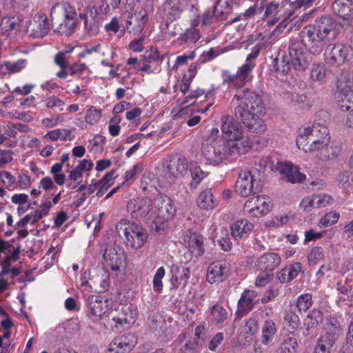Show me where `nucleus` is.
Here are the masks:
<instances>
[{
	"mask_svg": "<svg viewBox=\"0 0 353 353\" xmlns=\"http://www.w3.org/2000/svg\"><path fill=\"white\" fill-rule=\"evenodd\" d=\"M297 343L292 337L287 338L276 350V353H297Z\"/></svg>",
	"mask_w": 353,
	"mask_h": 353,
	"instance_id": "48",
	"label": "nucleus"
},
{
	"mask_svg": "<svg viewBox=\"0 0 353 353\" xmlns=\"http://www.w3.org/2000/svg\"><path fill=\"white\" fill-rule=\"evenodd\" d=\"M236 100L239 104L234 109L235 116L252 133H263L266 130V124L262 119L266 113V108L261 96L256 91L244 88L236 93L232 101Z\"/></svg>",
	"mask_w": 353,
	"mask_h": 353,
	"instance_id": "1",
	"label": "nucleus"
},
{
	"mask_svg": "<svg viewBox=\"0 0 353 353\" xmlns=\"http://www.w3.org/2000/svg\"><path fill=\"white\" fill-rule=\"evenodd\" d=\"M340 214L336 211H330L321 218L319 223V227H327L337 223Z\"/></svg>",
	"mask_w": 353,
	"mask_h": 353,
	"instance_id": "49",
	"label": "nucleus"
},
{
	"mask_svg": "<svg viewBox=\"0 0 353 353\" xmlns=\"http://www.w3.org/2000/svg\"><path fill=\"white\" fill-rule=\"evenodd\" d=\"M262 343L268 345L270 339L276 332V326L272 320H267L263 327Z\"/></svg>",
	"mask_w": 353,
	"mask_h": 353,
	"instance_id": "44",
	"label": "nucleus"
},
{
	"mask_svg": "<svg viewBox=\"0 0 353 353\" xmlns=\"http://www.w3.org/2000/svg\"><path fill=\"white\" fill-rule=\"evenodd\" d=\"M312 305V296L309 294L301 295L297 301V307L299 311H307Z\"/></svg>",
	"mask_w": 353,
	"mask_h": 353,
	"instance_id": "56",
	"label": "nucleus"
},
{
	"mask_svg": "<svg viewBox=\"0 0 353 353\" xmlns=\"http://www.w3.org/2000/svg\"><path fill=\"white\" fill-rule=\"evenodd\" d=\"M270 208L269 198L265 195L248 199L243 206V212L254 217H261L267 214Z\"/></svg>",
	"mask_w": 353,
	"mask_h": 353,
	"instance_id": "13",
	"label": "nucleus"
},
{
	"mask_svg": "<svg viewBox=\"0 0 353 353\" xmlns=\"http://www.w3.org/2000/svg\"><path fill=\"white\" fill-rule=\"evenodd\" d=\"M221 123V131L225 135L224 139L234 140L236 142H241L243 139H248L243 137L240 124L232 116H222Z\"/></svg>",
	"mask_w": 353,
	"mask_h": 353,
	"instance_id": "16",
	"label": "nucleus"
},
{
	"mask_svg": "<svg viewBox=\"0 0 353 353\" xmlns=\"http://www.w3.org/2000/svg\"><path fill=\"white\" fill-rule=\"evenodd\" d=\"M259 176L260 172L257 170H241L236 181V192L241 196H248L259 192L263 185Z\"/></svg>",
	"mask_w": 353,
	"mask_h": 353,
	"instance_id": "7",
	"label": "nucleus"
},
{
	"mask_svg": "<svg viewBox=\"0 0 353 353\" xmlns=\"http://www.w3.org/2000/svg\"><path fill=\"white\" fill-rule=\"evenodd\" d=\"M188 161L178 155L167 159L163 163L162 173L170 183L174 179L181 177L187 172Z\"/></svg>",
	"mask_w": 353,
	"mask_h": 353,
	"instance_id": "11",
	"label": "nucleus"
},
{
	"mask_svg": "<svg viewBox=\"0 0 353 353\" xmlns=\"http://www.w3.org/2000/svg\"><path fill=\"white\" fill-rule=\"evenodd\" d=\"M109 50V46L107 44L97 43V45H91L88 47L84 53L91 54L93 52L100 53L102 56H105Z\"/></svg>",
	"mask_w": 353,
	"mask_h": 353,
	"instance_id": "58",
	"label": "nucleus"
},
{
	"mask_svg": "<svg viewBox=\"0 0 353 353\" xmlns=\"http://www.w3.org/2000/svg\"><path fill=\"white\" fill-rule=\"evenodd\" d=\"M121 311L122 313L112 318L111 325L117 330L123 329V325L133 323L137 315L136 310L132 311L130 307L127 305L122 306Z\"/></svg>",
	"mask_w": 353,
	"mask_h": 353,
	"instance_id": "27",
	"label": "nucleus"
},
{
	"mask_svg": "<svg viewBox=\"0 0 353 353\" xmlns=\"http://www.w3.org/2000/svg\"><path fill=\"white\" fill-rule=\"evenodd\" d=\"M305 43L299 41H292L288 48V57L291 65L296 70H305L310 62V56L306 51Z\"/></svg>",
	"mask_w": 353,
	"mask_h": 353,
	"instance_id": "10",
	"label": "nucleus"
},
{
	"mask_svg": "<svg viewBox=\"0 0 353 353\" xmlns=\"http://www.w3.org/2000/svg\"><path fill=\"white\" fill-rule=\"evenodd\" d=\"M93 167V163L91 161L83 159L80 161L79 165L70 172L68 179L72 181H78L83 176L84 171H90Z\"/></svg>",
	"mask_w": 353,
	"mask_h": 353,
	"instance_id": "35",
	"label": "nucleus"
},
{
	"mask_svg": "<svg viewBox=\"0 0 353 353\" xmlns=\"http://www.w3.org/2000/svg\"><path fill=\"white\" fill-rule=\"evenodd\" d=\"M339 101L341 102L340 108L342 111H348L346 125L353 128V86L345 85L339 92Z\"/></svg>",
	"mask_w": 353,
	"mask_h": 353,
	"instance_id": "19",
	"label": "nucleus"
},
{
	"mask_svg": "<svg viewBox=\"0 0 353 353\" xmlns=\"http://www.w3.org/2000/svg\"><path fill=\"white\" fill-rule=\"evenodd\" d=\"M337 34V32H330L314 23L307 26L301 31L303 41L313 54L321 53L326 43L336 39Z\"/></svg>",
	"mask_w": 353,
	"mask_h": 353,
	"instance_id": "5",
	"label": "nucleus"
},
{
	"mask_svg": "<svg viewBox=\"0 0 353 353\" xmlns=\"http://www.w3.org/2000/svg\"><path fill=\"white\" fill-rule=\"evenodd\" d=\"M281 259L279 254L275 252H269L259 257L255 263V268L262 272L272 274L273 271L279 266Z\"/></svg>",
	"mask_w": 353,
	"mask_h": 353,
	"instance_id": "22",
	"label": "nucleus"
},
{
	"mask_svg": "<svg viewBox=\"0 0 353 353\" xmlns=\"http://www.w3.org/2000/svg\"><path fill=\"white\" fill-rule=\"evenodd\" d=\"M105 274H103L101 276L98 275L97 277L90 279L92 285L94 288V290L99 291V292H103L108 287V282L105 279Z\"/></svg>",
	"mask_w": 353,
	"mask_h": 353,
	"instance_id": "53",
	"label": "nucleus"
},
{
	"mask_svg": "<svg viewBox=\"0 0 353 353\" xmlns=\"http://www.w3.org/2000/svg\"><path fill=\"white\" fill-rule=\"evenodd\" d=\"M337 34V32H330L314 23L307 26L301 31L303 41L313 54L321 53L326 43L336 39Z\"/></svg>",
	"mask_w": 353,
	"mask_h": 353,
	"instance_id": "4",
	"label": "nucleus"
},
{
	"mask_svg": "<svg viewBox=\"0 0 353 353\" xmlns=\"http://www.w3.org/2000/svg\"><path fill=\"white\" fill-rule=\"evenodd\" d=\"M27 64L26 59H19L17 61H8L5 66L12 73L19 72L23 69Z\"/></svg>",
	"mask_w": 353,
	"mask_h": 353,
	"instance_id": "57",
	"label": "nucleus"
},
{
	"mask_svg": "<svg viewBox=\"0 0 353 353\" xmlns=\"http://www.w3.org/2000/svg\"><path fill=\"white\" fill-rule=\"evenodd\" d=\"M54 63L59 68H68L70 65L67 60L66 52L59 51L54 58Z\"/></svg>",
	"mask_w": 353,
	"mask_h": 353,
	"instance_id": "63",
	"label": "nucleus"
},
{
	"mask_svg": "<svg viewBox=\"0 0 353 353\" xmlns=\"http://www.w3.org/2000/svg\"><path fill=\"white\" fill-rule=\"evenodd\" d=\"M350 47L338 43L330 46L325 52L327 63L332 65H339L344 63L348 59L350 55Z\"/></svg>",
	"mask_w": 353,
	"mask_h": 353,
	"instance_id": "17",
	"label": "nucleus"
},
{
	"mask_svg": "<svg viewBox=\"0 0 353 353\" xmlns=\"http://www.w3.org/2000/svg\"><path fill=\"white\" fill-rule=\"evenodd\" d=\"M101 117V111L94 106H90L85 116V121L90 125L97 123Z\"/></svg>",
	"mask_w": 353,
	"mask_h": 353,
	"instance_id": "50",
	"label": "nucleus"
},
{
	"mask_svg": "<svg viewBox=\"0 0 353 353\" xmlns=\"http://www.w3.org/2000/svg\"><path fill=\"white\" fill-rule=\"evenodd\" d=\"M185 242L190 251L196 255H201L203 252V237L198 233L189 232L186 234Z\"/></svg>",
	"mask_w": 353,
	"mask_h": 353,
	"instance_id": "31",
	"label": "nucleus"
},
{
	"mask_svg": "<svg viewBox=\"0 0 353 353\" xmlns=\"http://www.w3.org/2000/svg\"><path fill=\"white\" fill-rule=\"evenodd\" d=\"M153 201L148 197L137 198L130 201L127 205L128 211L135 219L146 217L152 209Z\"/></svg>",
	"mask_w": 353,
	"mask_h": 353,
	"instance_id": "18",
	"label": "nucleus"
},
{
	"mask_svg": "<svg viewBox=\"0 0 353 353\" xmlns=\"http://www.w3.org/2000/svg\"><path fill=\"white\" fill-rule=\"evenodd\" d=\"M97 11L94 7L87 6L79 12V17L84 21V29L89 35H95L99 31V23L97 19Z\"/></svg>",
	"mask_w": 353,
	"mask_h": 353,
	"instance_id": "21",
	"label": "nucleus"
},
{
	"mask_svg": "<svg viewBox=\"0 0 353 353\" xmlns=\"http://www.w3.org/2000/svg\"><path fill=\"white\" fill-rule=\"evenodd\" d=\"M285 324L296 330L300 325V319L297 314L293 312H289L285 317Z\"/></svg>",
	"mask_w": 353,
	"mask_h": 353,
	"instance_id": "62",
	"label": "nucleus"
},
{
	"mask_svg": "<svg viewBox=\"0 0 353 353\" xmlns=\"http://www.w3.org/2000/svg\"><path fill=\"white\" fill-rule=\"evenodd\" d=\"M192 181L190 183V188L194 190L199 183L208 176V173L203 171L200 167L194 166L190 169Z\"/></svg>",
	"mask_w": 353,
	"mask_h": 353,
	"instance_id": "40",
	"label": "nucleus"
},
{
	"mask_svg": "<svg viewBox=\"0 0 353 353\" xmlns=\"http://www.w3.org/2000/svg\"><path fill=\"white\" fill-rule=\"evenodd\" d=\"M52 207V202L51 201H46L43 204L41 205V209L38 210L35 212V214L34 216L32 223H34L37 222L39 220H40L41 218H43L44 216H46L50 209Z\"/></svg>",
	"mask_w": 353,
	"mask_h": 353,
	"instance_id": "61",
	"label": "nucleus"
},
{
	"mask_svg": "<svg viewBox=\"0 0 353 353\" xmlns=\"http://www.w3.org/2000/svg\"><path fill=\"white\" fill-rule=\"evenodd\" d=\"M200 32L198 29L189 28L185 30L183 34L180 35L179 40L183 43H186L188 41L196 43L200 39Z\"/></svg>",
	"mask_w": 353,
	"mask_h": 353,
	"instance_id": "42",
	"label": "nucleus"
},
{
	"mask_svg": "<svg viewBox=\"0 0 353 353\" xmlns=\"http://www.w3.org/2000/svg\"><path fill=\"white\" fill-rule=\"evenodd\" d=\"M50 30V23L46 14L39 12L26 22V33L32 37L42 38Z\"/></svg>",
	"mask_w": 353,
	"mask_h": 353,
	"instance_id": "12",
	"label": "nucleus"
},
{
	"mask_svg": "<svg viewBox=\"0 0 353 353\" xmlns=\"http://www.w3.org/2000/svg\"><path fill=\"white\" fill-rule=\"evenodd\" d=\"M324 250L321 247L312 248L307 254V261L310 265H315L324 259Z\"/></svg>",
	"mask_w": 353,
	"mask_h": 353,
	"instance_id": "39",
	"label": "nucleus"
},
{
	"mask_svg": "<svg viewBox=\"0 0 353 353\" xmlns=\"http://www.w3.org/2000/svg\"><path fill=\"white\" fill-rule=\"evenodd\" d=\"M109 305V300L105 296L90 295L86 299V306L90 312L96 316L105 314Z\"/></svg>",
	"mask_w": 353,
	"mask_h": 353,
	"instance_id": "25",
	"label": "nucleus"
},
{
	"mask_svg": "<svg viewBox=\"0 0 353 353\" xmlns=\"http://www.w3.org/2000/svg\"><path fill=\"white\" fill-rule=\"evenodd\" d=\"M314 24L330 32H337V23L330 16L325 15L315 19Z\"/></svg>",
	"mask_w": 353,
	"mask_h": 353,
	"instance_id": "37",
	"label": "nucleus"
},
{
	"mask_svg": "<svg viewBox=\"0 0 353 353\" xmlns=\"http://www.w3.org/2000/svg\"><path fill=\"white\" fill-rule=\"evenodd\" d=\"M103 259L112 271H119L125 264L126 256L121 248L116 245H108L104 251Z\"/></svg>",
	"mask_w": 353,
	"mask_h": 353,
	"instance_id": "15",
	"label": "nucleus"
},
{
	"mask_svg": "<svg viewBox=\"0 0 353 353\" xmlns=\"http://www.w3.org/2000/svg\"><path fill=\"white\" fill-rule=\"evenodd\" d=\"M198 206L202 210H212L216 206L217 202L211 189L201 192L197 199Z\"/></svg>",
	"mask_w": 353,
	"mask_h": 353,
	"instance_id": "34",
	"label": "nucleus"
},
{
	"mask_svg": "<svg viewBox=\"0 0 353 353\" xmlns=\"http://www.w3.org/2000/svg\"><path fill=\"white\" fill-rule=\"evenodd\" d=\"M165 274V271L163 267H160L157 269L153 278V289L154 291L159 292L162 290V279L164 277Z\"/></svg>",
	"mask_w": 353,
	"mask_h": 353,
	"instance_id": "54",
	"label": "nucleus"
},
{
	"mask_svg": "<svg viewBox=\"0 0 353 353\" xmlns=\"http://www.w3.org/2000/svg\"><path fill=\"white\" fill-rule=\"evenodd\" d=\"M254 225L249 220L246 219H241L236 221L232 226V234L235 238H242L244 235L252 232Z\"/></svg>",
	"mask_w": 353,
	"mask_h": 353,
	"instance_id": "32",
	"label": "nucleus"
},
{
	"mask_svg": "<svg viewBox=\"0 0 353 353\" xmlns=\"http://www.w3.org/2000/svg\"><path fill=\"white\" fill-rule=\"evenodd\" d=\"M259 50L252 52L248 54L246 63L239 68L236 74H230L228 71L224 70L222 72L223 77V84H227L230 88H240L248 81L249 75L252 72L255 64L252 60L259 55Z\"/></svg>",
	"mask_w": 353,
	"mask_h": 353,
	"instance_id": "8",
	"label": "nucleus"
},
{
	"mask_svg": "<svg viewBox=\"0 0 353 353\" xmlns=\"http://www.w3.org/2000/svg\"><path fill=\"white\" fill-rule=\"evenodd\" d=\"M116 228L124 243L133 249L143 247L147 241L148 234L145 230L134 222L121 220L117 224Z\"/></svg>",
	"mask_w": 353,
	"mask_h": 353,
	"instance_id": "6",
	"label": "nucleus"
},
{
	"mask_svg": "<svg viewBox=\"0 0 353 353\" xmlns=\"http://www.w3.org/2000/svg\"><path fill=\"white\" fill-rule=\"evenodd\" d=\"M310 77L312 80L316 81H324L325 77V68L323 65L318 64L313 65L311 72Z\"/></svg>",
	"mask_w": 353,
	"mask_h": 353,
	"instance_id": "51",
	"label": "nucleus"
},
{
	"mask_svg": "<svg viewBox=\"0 0 353 353\" xmlns=\"http://www.w3.org/2000/svg\"><path fill=\"white\" fill-rule=\"evenodd\" d=\"M232 12L225 8H221L220 6L215 3L214 6L213 16L215 20L223 21L228 19Z\"/></svg>",
	"mask_w": 353,
	"mask_h": 353,
	"instance_id": "55",
	"label": "nucleus"
},
{
	"mask_svg": "<svg viewBox=\"0 0 353 353\" xmlns=\"http://www.w3.org/2000/svg\"><path fill=\"white\" fill-rule=\"evenodd\" d=\"M64 104L63 101L56 96L48 97L46 100V106L50 109L60 108V111L63 110L61 106Z\"/></svg>",
	"mask_w": 353,
	"mask_h": 353,
	"instance_id": "64",
	"label": "nucleus"
},
{
	"mask_svg": "<svg viewBox=\"0 0 353 353\" xmlns=\"http://www.w3.org/2000/svg\"><path fill=\"white\" fill-rule=\"evenodd\" d=\"M19 28V23L14 18L4 17L0 23V29L3 34H9L12 31H17Z\"/></svg>",
	"mask_w": 353,
	"mask_h": 353,
	"instance_id": "43",
	"label": "nucleus"
},
{
	"mask_svg": "<svg viewBox=\"0 0 353 353\" xmlns=\"http://www.w3.org/2000/svg\"><path fill=\"white\" fill-rule=\"evenodd\" d=\"M116 171L112 170L107 173L100 181H97L99 188L108 190V188L112 184V180L117 176Z\"/></svg>",
	"mask_w": 353,
	"mask_h": 353,
	"instance_id": "60",
	"label": "nucleus"
},
{
	"mask_svg": "<svg viewBox=\"0 0 353 353\" xmlns=\"http://www.w3.org/2000/svg\"><path fill=\"white\" fill-rule=\"evenodd\" d=\"M208 142L209 141H207L203 145V155L207 160L215 163H221L236 154L246 152L252 146L250 139L236 142L221 137L213 139L210 143Z\"/></svg>",
	"mask_w": 353,
	"mask_h": 353,
	"instance_id": "2",
	"label": "nucleus"
},
{
	"mask_svg": "<svg viewBox=\"0 0 353 353\" xmlns=\"http://www.w3.org/2000/svg\"><path fill=\"white\" fill-rule=\"evenodd\" d=\"M330 332H327L324 335L321 336L319 339L318 342L321 344H324L325 347L329 348L330 350L333 347L336 336V332H332L331 329H330Z\"/></svg>",
	"mask_w": 353,
	"mask_h": 353,
	"instance_id": "52",
	"label": "nucleus"
},
{
	"mask_svg": "<svg viewBox=\"0 0 353 353\" xmlns=\"http://www.w3.org/2000/svg\"><path fill=\"white\" fill-rule=\"evenodd\" d=\"M70 135H71V130H70L57 129V130H54L52 131L48 132L46 136L48 137L51 141H54L57 139H61L63 141L72 140Z\"/></svg>",
	"mask_w": 353,
	"mask_h": 353,
	"instance_id": "46",
	"label": "nucleus"
},
{
	"mask_svg": "<svg viewBox=\"0 0 353 353\" xmlns=\"http://www.w3.org/2000/svg\"><path fill=\"white\" fill-rule=\"evenodd\" d=\"M211 314L212 320L216 323H221L228 318V312L223 307L219 305H215L212 307Z\"/></svg>",
	"mask_w": 353,
	"mask_h": 353,
	"instance_id": "45",
	"label": "nucleus"
},
{
	"mask_svg": "<svg viewBox=\"0 0 353 353\" xmlns=\"http://www.w3.org/2000/svg\"><path fill=\"white\" fill-rule=\"evenodd\" d=\"M312 127L300 128L299 134L296 137V145L299 149L303 150L305 152H308V146L310 143V137L312 135Z\"/></svg>",
	"mask_w": 353,
	"mask_h": 353,
	"instance_id": "36",
	"label": "nucleus"
},
{
	"mask_svg": "<svg viewBox=\"0 0 353 353\" xmlns=\"http://www.w3.org/2000/svg\"><path fill=\"white\" fill-rule=\"evenodd\" d=\"M137 339L128 333L114 339L108 345L107 353H128L135 346Z\"/></svg>",
	"mask_w": 353,
	"mask_h": 353,
	"instance_id": "20",
	"label": "nucleus"
},
{
	"mask_svg": "<svg viewBox=\"0 0 353 353\" xmlns=\"http://www.w3.org/2000/svg\"><path fill=\"white\" fill-rule=\"evenodd\" d=\"M277 169L292 183H301L305 179V175L301 173L299 168L290 162L278 164Z\"/></svg>",
	"mask_w": 353,
	"mask_h": 353,
	"instance_id": "26",
	"label": "nucleus"
},
{
	"mask_svg": "<svg viewBox=\"0 0 353 353\" xmlns=\"http://www.w3.org/2000/svg\"><path fill=\"white\" fill-rule=\"evenodd\" d=\"M157 216L154 223H163L172 219L176 208L173 201L164 194H158L153 200Z\"/></svg>",
	"mask_w": 353,
	"mask_h": 353,
	"instance_id": "9",
	"label": "nucleus"
},
{
	"mask_svg": "<svg viewBox=\"0 0 353 353\" xmlns=\"http://www.w3.org/2000/svg\"><path fill=\"white\" fill-rule=\"evenodd\" d=\"M83 4L77 3H57L50 10V18L54 31L62 35H68L74 32L78 24V17Z\"/></svg>",
	"mask_w": 353,
	"mask_h": 353,
	"instance_id": "3",
	"label": "nucleus"
},
{
	"mask_svg": "<svg viewBox=\"0 0 353 353\" xmlns=\"http://www.w3.org/2000/svg\"><path fill=\"white\" fill-rule=\"evenodd\" d=\"M314 207L316 208H321L325 207L332 201L331 196L325 194H314Z\"/></svg>",
	"mask_w": 353,
	"mask_h": 353,
	"instance_id": "59",
	"label": "nucleus"
},
{
	"mask_svg": "<svg viewBox=\"0 0 353 353\" xmlns=\"http://www.w3.org/2000/svg\"><path fill=\"white\" fill-rule=\"evenodd\" d=\"M308 152L319 151L327 148L330 143L329 130L324 125H312V135Z\"/></svg>",
	"mask_w": 353,
	"mask_h": 353,
	"instance_id": "14",
	"label": "nucleus"
},
{
	"mask_svg": "<svg viewBox=\"0 0 353 353\" xmlns=\"http://www.w3.org/2000/svg\"><path fill=\"white\" fill-rule=\"evenodd\" d=\"M172 276L170 279L172 288H177L180 285L185 286L190 278V270L189 268L179 266H173L172 268Z\"/></svg>",
	"mask_w": 353,
	"mask_h": 353,
	"instance_id": "30",
	"label": "nucleus"
},
{
	"mask_svg": "<svg viewBox=\"0 0 353 353\" xmlns=\"http://www.w3.org/2000/svg\"><path fill=\"white\" fill-rule=\"evenodd\" d=\"M147 20V12L141 9L140 11L135 12L134 16L128 18L126 27L129 32L134 34H138L142 32L144 28V24Z\"/></svg>",
	"mask_w": 353,
	"mask_h": 353,
	"instance_id": "28",
	"label": "nucleus"
},
{
	"mask_svg": "<svg viewBox=\"0 0 353 353\" xmlns=\"http://www.w3.org/2000/svg\"><path fill=\"white\" fill-rule=\"evenodd\" d=\"M322 320V315L318 310H312L307 315L304 321L305 330L303 334L307 341L312 340L318 335L316 327Z\"/></svg>",
	"mask_w": 353,
	"mask_h": 353,
	"instance_id": "24",
	"label": "nucleus"
},
{
	"mask_svg": "<svg viewBox=\"0 0 353 353\" xmlns=\"http://www.w3.org/2000/svg\"><path fill=\"white\" fill-rule=\"evenodd\" d=\"M332 10L342 19H349L353 17V3L351 0H335Z\"/></svg>",
	"mask_w": 353,
	"mask_h": 353,
	"instance_id": "29",
	"label": "nucleus"
},
{
	"mask_svg": "<svg viewBox=\"0 0 353 353\" xmlns=\"http://www.w3.org/2000/svg\"><path fill=\"white\" fill-rule=\"evenodd\" d=\"M256 293L253 290H245L238 302V312L245 313L250 311L254 305V299Z\"/></svg>",
	"mask_w": 353,
	"mask_h": 353,
	"instance_id": "33",
	"label": "nucleus"
},
{
	"mask_svg": "<svg viewBox=\"0 0 353 353\" xmlns=\"http://www.w3.org/2000/svg\"><path fill=\"white\" fill-rule=\"evenodd\" d=\"M218 245L224 251H229L232 247V242L230 241V234L228 231L225 228H221L220 230V235L217 240Z\"/></svg>",
	"mask_w": 353,
	"mask_h": 353,
	"instance_id": "47",
	"label": "nucleus"
},
{
	"mask_svg": "<svg viewBox=\"0 0 353 353\" xmlns=\"http://www.w3.org/2000/svg\"><path fill=\"white\" fill-rule=\"evenodd\" d=\"M207 337L205 331V325L200 324L196 326L194 331V342H191V346H193L196 350L203 345Z\"/></svg>",
	"mask_w": 353,
	"mask_h": 353,
	"instance_id": "41",
	"label": "nucleus"
},
{
	"mask_svg": "<svg viewBox=\"0 0 353 353\" xmlns=\"http://www.w3.org/2000/svg\"><path fill=\"white\" fill-rule=\"evenodd\" d=\"M229 268L226 262H216L211 263L207 272V281L211 283H219L225 280L228 276Z\"/></svg>",
	"mask_w": 353,
	"mask_h": 353,
	"instance_id": "23",
	"label": "nucleus"
},
{
	"mask_svg": "<svg viewBox=\"0 0 353 353\" xmlns=\"http://www.w3.org/2000/svg\"><path fill=\"white\" fill-rule=\"evenodd\" d=\"M291 61L288 54L279 56L274 59V68L277 72L287 74L290 70Z\"/></svg>",
	"mask_w": 353,
	"mask_h": 353,
	"instance_id": "38",
	"label": "nucleus"
}]
</instances>
